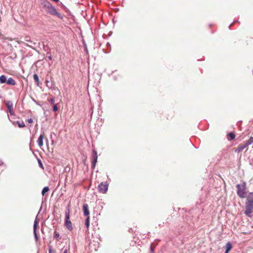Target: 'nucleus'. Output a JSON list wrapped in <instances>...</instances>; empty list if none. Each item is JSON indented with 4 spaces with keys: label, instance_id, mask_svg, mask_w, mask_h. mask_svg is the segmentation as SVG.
Masks as SVG:
<instances>
[{
    "label": "nucleus",
    "instance_id": "14",
    "mask_svg": "<svg viewBox=\"0 0 253 253\" xmlns=\"http://www.w3.org/2000/svg\"><path fill=\"white\" fill-rule=\"evenodd\" d=\"M6 77L5 75H2L0 76V84H4L6 82Z\"/></svg>",
    "mask_w": 253,
    "mask_h": 253
},
{
    "label": "nucleus",
    "instance_id": "25",
    "mask_svg": "<svg viewBox=\"0 0 253 253\" xmlns=\"http://www.w3.org/2000/svg\"><path fill=\"white\" fill-rule=\"evenodd\" d=\"M58 108L57 105L54 104L53 107V110L54 111L56 112V111H58Z\"/></svg>",
    "mask_w": 253,
    "mask_h": 253
},
{
    "label": "nucleus",
    "instance_id": "27",
    "mask_svg": "<svg viewBox=\"0 0 253 253\" xmlns=\"http://www.w3.org/2000/svg\"><path fill=\"white\" fill-rule=\"evenodd\" d=\"M49 253H55V251L52 250L51 246L49 247Z\"/></svg>",
    "mask_w": 253,
    "mask_h": 253
},
{
    "label": "nucleus",
    "instance_id": "24",
    "mask_svg": "<svg viewBox=\"0 0 253 253\" xmlns=\"http://www.w3.org/2000/svg\"><path fill=\"white\" fill-rule=\"evenodd\" d=\"M150 253H154V248L153 247L152 245H151L150 246Z\"/></svg>",
    "mask_w": 253,
    "mask_h": 253
},
{
    "label": "nucleus",
    "instance_id": "8",
    "mask_svg": "<svg viewBox=\"0 0 253 253\" xmlns=\"http://www.w3.org/2000/svg\"><path fill=\"white\" fill-rule=\"evenodd\" d=\"M83 211L84 214L85 216L89 217V211L88 210V206L87 204H84L83 207Z\"/></svg>",
    "mask_w": 253,
    "mask_h": 253
},
{
    "label": "nucleus",
    "instance_id": "23",
    "mask_svg": "<svg viewBox=\"0 0 253 253\" xmlns=\"http://www.w3.org/2000/svg\"><path fill=\"white\" fill-rule=\"evenodd\" d=\"M38 163H39L40 167L41 168H42V169H43V166L42 161L40 160H38Z\"/></svg>",
    "mask_w": 253,
    "mask_h": 253
},
{
    "label": "nucleus",
    "instance_id": "21",
    "mask_svg": "<svg viewBox=\"0 0 253 253\" xmlns=\"http://www.w3.org/2000/svg\"><path fill=\"white\" fill-rule=\"evenodd\" d=\"M59 237H60V234L58 233L55 232L54 234V237L57 240H58V238H59Z\"/></svg>",
    "mask_w": 253,
    "mask_h": 253
},
{
    "label": "nucleus",
    "instance_id": "11",
    "mask_svg": "<svg viewBox=\"0 0 253 253\" xmlns=\"http://www.w3.org/2000/svg\"><path fill=\"white\" fill-rule=\"evenodd\" d=\"M44 138V135L43 134H42L40 135L39 137L38 138L37 142L38 144V145L41 147L43 145V139Z\"/></svg>",
    "mask_w": 253,
    "mask_h": 253
},
{
    "label": "nucleus",
    "instance_id": "20",
    "mask_svg": "<svg viewBox=\"0 0 253 253\" xmlns=\"http://www.w3.org/2000/svg\"><path fill=\"white\" fill-rule=\"evenodd\" d=\"M229 136L230 137L231 140H233L235 137V135L233 132H230L229 133Z\"/></svg>",
    "mask_w": 253,
    "mask_h": 253
},
{
    "label": "nucleus",
    "instance_id": "4",
    "mask_svg": "<svg viewBox=\"0 0 253 253\" xmlns=\"http://www.w3.org/2000/svg\"><path fill=\"white\" fill-rule=\"evenodd\" d=\"M44 6L46 7V10L48 12L52 15H56L59 18L61 17V14L57 11L55 7L53 6L50 3H48Z\"/></svg>",
    "mask_w": 253,
    "mask_h": 253
},
{
    "label": "nucleus",
    "instance_id": "2",
    "mask_svg": "<svg viewBox=\"0 0 253 253\" xmlns=\"http://www.w3.org/2000/svg\"><path fill=\"white\" fill-rule=\"evenodd\" d=\"M237 195L241 198H244L245 197L246 195V184L245 182H243L240 184L237 185Z\"/></svg>",
    "mask_w": 253,
    "mask_h": 253
},
{
    "label": "nucleus",
    "instance_id": "12",
    "mask_svg": "<svg viewBox=\"0 0 253 253\" xmlns=\"http://www.w3.org/2000/svg\"><path fill=\"white\" fill-rule=\"evenodd\" d=\"M6 84L9 85H14L16 84L15 80L12 78H9L6 82Z\"/></svg>",
    "mask_w": 253,
    "mask_h": 253
},
{
    "label": "nucleus",
    "instance_id": "29",
    "mask_svg": "<svg viewBox=\"0 0 253 253\" xmlns=\"http://www.w3.org/2000/svg\"><path fill=\"white\" fill-rule=\"evenodd\" d=\"M47 58L49 59V60H51L52 58H51V56L50 55V56H47Z\"/></svg>",
    "mask_w": 253,
    "mask_h": 253
},
{
    "label": "nucleus",
    "instance_id": "30",
    "mask_svg": "<svg viewBox=\"0 0 253 253\" xmlns=\"http://www.w3.org/2000/svg\"><path fill=\"white\" fill-rule=\"evenodd\" d=\"M26 41H29V39L26 40Z\"/></svg>",
    "mask_w": 253,
    "mask_h": 253
},
{
    "label": "nucleus",
    "instance_id": "9",
    "mask_svg": "<svg viewBox=\"0 0 253 253\" xmlns=\"http://www.w3.org/2000/svg\"><path fill=\"white\" fill-rule=\"evenodd\" d=\"M38 224V221L37 219L36 218L34 221V227H33L34 237H35L36 241H37L38 239V235L37 234Z\"/></svg>",
    "mask_w": 253,
    "mask_h": 253
},
{
    "label": "nucleus",
    "instance_id": "16",
    "mask_svg": "<svg viewBox=\"0 0 253 253\" xmlns=\"http://www.w3.org/2000/svg\"><path fill=\"white\" fill-rule=\"evenodd\" d=\"M16 123L19 127H24L25 126V124L23 121H17Z\"/></svg>",
    "mask_w": 253,
    "mask_h": 253
},
{
    "label": "nucleus",
    "instance_id": "26",
    "mask_svg": "<svg viewBox=\"0 0 253 253\" xmlns=\"http://www.w3.org/2000/svg\"><path fill=\"white\" fill-rule=\"evenodd\" d=\"M49 102L51 104H54V102H55V100H54V98H51L49 100Z\"/></svg>",
    "mask_w": 253,
    "mask_h": 253
},
{
    "label": "nucleus",
    "instance_id": "31",
    "mask_svg": "<svg viewBox=\"0 0 253 253\" xmlns=\"http://www.w3.org/2000/svg\"><path fill=\"white\" fill-rule=\"evenodd\" d=\"M232 25V24H231L230 25H229V28H230L231 26Z\"/></svg>",
    "mask_w": 253,
    "mask_h": 253
},
{
    "label": "nucleus",
    "instance_id": "15",
    "mask_svg": "<svg viewBox=\"0 0 253 253\" xmlns=\"http://www.w3.org/2000/svg\"><path fill=\"white\" fill-rule=\"evenodd\" d=\"M33 78H34L35 82L37 83V85L39 86L40 81H39V77H38V75L36 74H35L33 76Z\"/></svg>",
    "mask_w": 253,
    "mask_h": 253
},
{
    "label": "nucleus",
    "instance_id": "22",
    "mask_svg": "<svg viewBox=\"0 0 253 253\" xmlns=\"http://www.w3.org/2000/svg\"><path fill=\"white\" fill-rule=\"evenodd\" d=\"M62 250L63 251V253H68L69 250V247H67L65 249L63 248L62 249Z\"/></svg>",
    "mask_w": 253,
    "mask_h": 253
},
{
    "label": "nucleus",
    "instance_id": "19",
    "mask_svg": "<svg viewBox=\"0 0 253 253\" xmlns=\"http://www.w3.org/2000/svg\"><path fill=\"white\" fill-rule=\"evenodd\" d=\"M89 219H90L89 217H86V218L85 220V225L87 228H88L89 226Z\"/></svg>",
    "mask_w": 253,
    "mask_h": 253
},
{
    "label": "nucleus",
    "instance_id": "6",
    "mask_svg": "<svg viewBox=\"0 0 253 253\" xmlns=\"http://www.w3.org/2000/svg\"><path fill=\"white\" fill-rule=\"evenodd\" d=\"M97 153L95 150H93L92 162L91 164L92 168L94 169L97 161Z\"/></svg>",
    "mask_w": 253,
    "mask_h": 253
},
{
    "label": "nucleus",
    "instance_id": "3",
    "mask_svg": "<svg viewBox=\"0 0 253 253\" xmlns=\"http://www.w3.org/2000/svg\"><path fill=\"white\" fill-rule=\"evenodd\" d=\"M65 225L66 228L70 231L72 230V224L70 220V209L68 207L65 211Z\"/></svg>",
    "mask_w": 253,
    "mask_h": 253
},
{
    "label": "nucleus",
    "instance_id": "18",
    "mask_svg": "<svg viewBox=\"0 0 253 253\" xmlns=\"http://www.w3.org/2000/svg\"><path fill=\"white\" fill-rule=\"evenodd\" d=\"M48 191H49V188H48V187H47V186L44 187L43 188V189H42V196H44V194H45L46 192H47Z\"/></svg>",
    "mask_w": 253,
    "mask_h": 253
},
{
    "label": "nucleus",
    "instance_id": "5",
    "mask_svg": "<svg viewBox=\"0 0 253 253\" xmlns=\"http://www.w3.org/2000/svg\"><path fill=\"white\" fill-rule=\"evenodd\" d=\"M98 189L99 192L105 194L108 189V184L107 183H100L98 186Z\"/></svg>",
    "mask_w": 253,
    "mask_h": 253
},
{
    "label": "nucleus",
    "instance_id": "13",
    "mask_svg": "<svg viewBox=\"0 0 253 253\" xmlns=\"http://www.w3.org/2000/svg\"><path fill=\"white\" fill-rule=\"evenodd\" d=\"M232 248L231 244L230 242H228L226 244V251L225 252V253H228L229 251L231 250Z\"/></svg>",
    "mask_w": 253,
    "mask_h": 253
},
{
    "label": "nucleus",
    "instance_id": "17",
    "mask_svg": "<svg viewBox=\"0 0 253 253\" xmlns=\"http://www.w3.org/2000/svg\"><path fill=\"white\" fill-rule=\"evenodd\" d=\"M246 144L248 146L249 145L252 144L253 143V137H251L249 139L246 141Z\"/></svg>",
    "mask_w": 253,
    "mask_h": 253
},
{
    "label": "nucleus",
    "instance_id": "7",
    "mask_svg": "<svg viewBox=\"0 0 253 253\" xmlns=\"http://www.w3.org/2000/svg\"><path fill=\"white\" fill-rule=\"evenodd\" d=\"M5 104L7 107L8 109V112L10 115H13L14 113L13 110V103L12 102L10 101H7L6 102Z\"/></svg>",
    "mask_w": 253,
    "mask_h": 253
},
{
    "label": "nucleus",
    "instance_id": "1",
    "mask_svg": "<svg viewBox=\"0 0 253 253\" xmlns=\"http://www.w3.org/2000/svg\"><path fill=\"white\" fill-rule=\"evenodd\" d=\"M245 208V214L248 217H252L253 211V192L250 193L247 196Z\"/></svg>",
    "mask_w": 253,
    "mask_h": 253
},
{
    "label": "nucleus",
    "instance_id": "28",
    "mask_svg": "<svg viewBox=\"0 0 253 253\" xmlns=\"http://www.w3.org/2000/svg\"><path fill=\"white\" fill-rule=\"evenodd\" d=\"M27 122L31 124V123H32L33 122V119L32 118H29L27 120Z\"/></svg>",
    "mask_w": 253,
    "mask_h": 253
},
{
    "label": "nucleus",
    "instance_id": "10",
    "mask_svg": "<svg viewBox=\"0 0 253 253\" xmlns=\"http://www.w3.org/2000/svg\"><path fill=\"white\" fill-rule=\"evenodd\" d=\"M248 147L247 145L245 143L243 144L239 145L237 148H236L235 151L237 153H239L242 151L244 149Z\"/></svg>",
    "mask_w": 253,
    "mask_h": 253
}]
</instances>
